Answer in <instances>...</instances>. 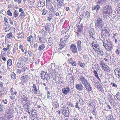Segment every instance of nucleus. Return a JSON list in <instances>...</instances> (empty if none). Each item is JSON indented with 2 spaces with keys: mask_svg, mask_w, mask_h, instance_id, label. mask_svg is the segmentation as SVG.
Instances as JSON below:
<instances>
[{
  "mask_svg": "<svg viewBox=\"0 0 120 120\" xmlns=\"http://www.w3.org/2000/svg\"><path fill=\"white\" fill-rule=\"evenodd\" d=\"M112 8L110 4L104 5L102 9V15L104 18H106L112 12Z\"/></svg>",
  "mask_w": 120,
  "mask_h": 120,
  "instance_id": "obj_1",
  "label": "nucleus"
},
{
  "mask_svg": "<svg viewBox=\"0 0 120 120\" xmlns=\"http://www.w3.org/2000/svg\"><path fill=\"white\" fill-rule=\"evenodd\" d=\"M103 46L105 48L106 50L110 51L112 50L113 48V44L109 38L106 40L105 38L103 39L102 41Z\"/></svg>",
  "mask_w": 120,
  "mask_h": 120,
  "instance_id": "obj_2",
  "label": "nucleus"
},
{
  "mask_svg": "<svg viewBox=\"0 0 120 120\" xmlns=\"http://www.w3.org/2000/svg\"><path fill=\"white\" fill-rule=\"evenodd\" d=\"M41 78L43 79V81L44 82L45 80L46 79L47 81L48 80L50 79V76L48 75L46 72L42 71L41 73Z\"/></svg>",
  "mask_w": 120,
  "mask_h": 120,
  "instance_id": "obj_3",
  "label": "nucleus"
},
{
  "mask_svg": "<svg viewBox=\"0 0 120 120\" xmlns=\"http://www.w3.org/2000/svg\"><path fill=\"white\" fill-rule=\"evenodd\" d=\"M95 25L96 28L98 29L103 27V23L101 19L99 18L97 19Z\"/></svg>",
  "mask_w": 120,
  "mask_h": 120,
  "instance_id": "obj_4",
  "label": "nucleus"
},
{
  "mask_svg": "<svg viewBox=\"0 0 120 120\" xmlns=\"http://www.w3.org/2000/svg\"><path fill=\"white\" fill-rule=\"evenodd\" d=\"M61 110L63 114L65 117H68L69 114L68 108L66 107H64L62 108Z\"/></svg>",
  "mask_w": 120,
  "mask_h": 120,
  "instance_id": "obj_5",
  "label": "nucleus"
},
{
  "mask_svg": "<svg viewBox=\"0 0 120 120\" xmlns=\"http://www.w3.org/2000/svg\"><path fill=\"white\" fill-rule=\"evenodd\" d=\"M66 41L65 40H64L63 38H60V43L59 45V48L60 49L59 50L62 49L65 46L66 44Z\"/></svg>",
  "mask_w": 120,
  "mask_h": 120,
  "instance_id": "obj_6",
  "label": "nucleus"
},
{
  "mask_svg": "<svg viewBox=\"0 0 120 120\" xmlns=\"http://www.w3.org/2000/svg\"><path fill=\"white\" fill-rule=\"evenodd\" d=\"M80 79L82 83L84 86L89 83L86 77L81 76L80 77Z\"/></svg>",
  "mask_w": 120,
  "mask_h": 120,
  "instance_id": "obj_7",
  "label": "nucleus"
},
{
  "mask_svg": "<svg viewBox=\"0 0 120 120\" xmlns=\"http://www.w3.org/2000/svg\"><path fill=\"white\" fill-rule=\"evenodd\" d=\"M70 48L71 50L73 53H75L77 52V47L75 44H71Z\"/></svg>",
  "mask_w": 120,
  "mask_h": 120,
  "instance_id": "obj_8",
  "label": "nucleus"
},
{
  "mask_svg": "<svg viewBox=\"0 0 120 120\" xmlns=\"http://www.w3.org/2000/svg\"><path fill=\"white\" fill-rule=\"evenodd\" d=\"M96 52L100 56H102L104 55V52L101 49L100 47L95 50Z\"/></svg>",
  "mask_w": 120,
  "mask_h": 120,
  "instance_id": "obj_9",
  "label": "nucleus"
},
{
  "mask_svg": "<svg viewBox=\"0 0 120 120\" xmlns=\"http://www.w3.org/2000/svg\"><path fill=\"white\" fill-rule=\"evenodd\" d=\"M46 8L51 12H53L54 11L53 7L52 5L50 3H49L46 5Z\"/></svg>",
  "mask_w": 120,
  "mask_h": 120,
  "instance_id": "obj_10",
  "label": "nucleus"
},
{
  "mask_svg": "<svg viewBox=\"0 0 120 120\" xmlns=\"http://www.w3.org/2000/svg\"><path fill=\"white\" fill-rule=\"evenodd\" d=\"M85 87L87 91L88 92H90L92 90V88L90 83H89L88 84L84 86Z\"/></svg>",
  "mask_w": 120,
  "mask_h": 120,
  "instance_id": "obj_11",
  "label": "nucleus"
},
{
  "mask_svg": "<svg viewBox=\"0 0 120 120\" xmlns=\"http://www.w3.org/2000/svg\"><path fill=\"white\" fill-rule=\"evenodd\" d=\"M76 88L78 90L82 91L83 90V87L82 84L80 83L79 84H77L76 85Z\"/></svg>",
  "mask_w": 120,
  "mask_h": 120,
  "instance_id": "obj_12",
  "label": "nucleus"
},
{
  "mask_svg": "<svg viewBox=\"0 0 120 120\" xmlns=\"http://www.w3.org/2000/svg\"><path fill=\"white\" fill-rule=\"evenodd\" d=\"M107 0H97V4L98 5L102 6L106 3Z\"/></svg>",
  "mask_w": 120,
  "mask_h": 120,
  "instance_id": "obj_13",
  "label": "nucleus"
},
{
  "mask_svg": "<svg viewBox=\"0 0 120 120\" xmlns=\"http://www.w3.org/2000/svg\"><path fill=\"white\" fill-rule=\"evenodd\" d=\"M100 8V7L99 5L97 4L92 7V10L94 11L97 12L99 10Z\"/></svg>",
  "mask_w": 120,
  "mask_h": 120,
  "instance_id": "obj_14",
  "label": "nucleus"
},
{
  "mask_svg": "<svg viewBox=\"0 0 120 120\" xmlns=\"http://www.w3.org/2000/svg\"><path fill=\"white\" fill-rule=\"evenodd\" d=\"M24 37L23 34L22 33H21L19 34H17V36H16L15 39L17 40L20 41V39Z\"/></svg>",
  "mask_w": 120,
  "mask_h": 120,
  "instance_id": "obj_15",
  "label": "nucleus"
},
{
  "mask_svg": "<svg viewBox=\"0 0 120 120\" xmlns=\"http://www.w3.org/2000/svg\"><path fill=\"white\" fill-rule=\"evenodd\" d=\"M62 93L66 95L69 92L70 89L69 87H67L66 89L64 88L62 89Z\"/></svg>",
  "mask_w": 120,
  "mask_h": 120,
  "instance_id": "obj_16",
  "label": "nucleus"
},
{
  "mask_svg": "<svg viewBox=\"0 0 120 120\" xmlns=\"http://www.w3.org/2000/svg\"><path fill=\"white\" fill-rule=\"evenodd\" d=\"M77 43L78 50L79 51H80L82 49L81 46V41L80 40H78Z\"/></svg>",
  "mask_w": 120,
  "mask_h": 120,
  "instance_id": "obj_17",
  "label": "nucleus"
},
{
  "mask_svg": "<svg viewBox=\"0 0 120 120\" xmlns=\"http://www.w3.org/2000/svg\"><path fill=\"white\" fill-rule=\"evenodd\" d=\"M92 45L94 50L99 47L98 46V45L95 42H93L92 43Z\"/></svg>",
  "mask_w": 120,
  "mask_h": 120,
  "instance_id": "obj_18",
  "label": "nucleus"
},
{
  "mask_svg": "<svg viewBox=\"0 0 120 120\" xmlns=\"http://www.w3.org/2000/svg\"><path fill=\"white\" fill-rule=\"evenodd\" d=\"M114 72H115V75H116V73H118L117 75L118 76L117 77L119 79H120V70L118 68H116L114 70Z\"/></svg>",
  "mask_w": 120,
  "mask_h": 120,
  "instance_id": "obj_19",
  "label": "nucleus"
},
{
  "mask_svg": "<svg viewBox=\"0 0 120 120\" xmlns=\"http://www.w3.org/2000/svg\"><path fill=\"white\" fill-rule=\"evenodd\" d=\"M50 24L47 23L45 25H44V27L45 30L47 31H49L50 30V27L49 26Z\"/></svg>",
  "mask_w": 120,
  "mask_h": 120,
  "instance_id": "obj_20",
  "label": "nucleus"
},
{
  "mask_svg": "<svg viewBox=\"0 0 120 120\" xmlns=\"http://www.w3.org/2000/svg\"><path fill=\"white\" fill-rule=\"evenodd\" d=\"M32 91L35 94L37 93L38 91L37 88L36 87V85L35 84H33L32 86Z\"/></svg>",
  "mask_w": 120,
  "mask_h": 120,
  "instance_id": "obj_21",
  "label": "nucleus"
},
{
  "mask_svg": "<svg viewBox=\"0 0 120 120\" xmlns=\"http://www.w3.org/2000/svg\"><path fill=\"white\" fill-rule=\"evenodd\" d=\"M44 1L43 0H40L38 4V7L43 6L45 4H44Z\"/></svg>",
  "mask_w": 120,
  "mask_h": 120,
  "instance_id": "obj_22",
  "label": "nucleus"
},
{
  "mask_svg": "<svg viewBox=\"0 0 120 120\" xmlns=\"http://www.w3.org/2000/svg\"><path fill=\"white\" fill-rule=\"evenodd\" d=\"M22 54H20L18 57L19 58V60L20 61L22 62V61H24V59H25V57L23 56H22Z\"/></svg>",
  "mask_w": 120,
  "mask_h": 120,
  "instance_id": "obj_23",
  "label": "nucleus"
},
{
  "mask_svg": "<svg viewBox=\"0 0 120 120\" xmlns=\"http://www.w3.org/2000/svg\"><path fill=\"white\" fill-rule=\"evenodd\" d=\"M92 32L90 31L89 34H90L91 37L92 38H94L95 36V34L94 30L93 29L91 30Z\"/></svg>",
  "mask_w": 120,
  "mask_h": 120,
  "instance_id": "obj_24",
  "label": "nucleus"
},
{
  "mask_svg": "<svg viewBox=\"0 0 120 120\" xmlns=\"http://www.w3.org/2000/svg\"><path fill=\"white\" fill-rule=\"evenodd\" d=\"M93 72L94 73V75L95 76V77H96V78L100 81L101 80L99 78L98 75V74L97 72L95 70H94L93 71Z\"/></svg>",
  "mask_w": 120,
  "mask_h": 120,
  "instance_id": "obj_25",
  "label": "nucleus"
},
{
  "mask_svg": "<svg viewBox=\"0 0 120 120\" xmlns=\"http://www.w3.org/2000/svg\"><path fill=\"white\" fill-rule=\"evenodd\" d=\"M78 64L82 68H84L86 66L85 64L84 63H82L80 61H79Z\"/></svg>",
  "mask_w": 120,
  "mask_h": 120,
  "instance_id": "obj_26",
  "label": "nucleus"
},
{
  "mask_svg": "<svg viewBox=\"0 0 120 120\" xmlns=\"http://www.w3.org/2000/svg\"><path fill=\"white\" fill-rule=\"evenodd\" d=\"M103 69L105 71L108 72L110 71V68L106 65L103 68Z\"/></svg>",
  "mask_w": 120,
  "mask_h": 120,
  "instance_id": "obj_27",
  "label": "nucleus"
},
{
  "mask_svg": "<svg viewBox=\"0 0 120 120\" xmlns=\"http://www.w3.org/2000/svg\"><path fill=\"white\" fill-rule=\"evenodd\" d=\"M12 64V61L11 60L9 59L7 61V67L9 66H11Z\"/></svg>",
  "mask_w": 120,
  "mask_h": 120,
  "instance_id": "obj_28",
  "label": "nucleus"
},
{
  "mask_svg": "<svg viewBox=\"0 0 120 120\" xmlns=\"http://www.w3.org/2000/svg\"><path fill=\"white\" fill-rule=\"evenodd\" d=\"M82 30L83 28L82 26H81L80 28H79L77 32V34L79 35L81 33V32L82 31Z\"/></svg>",
  "mask_w": 120,
  "mask_h": 120,
  "instance_id": "obj_29",
  "label": "nucleus"
},
{
  "mask_svg": "<svg viewBox=\"0 0 120 120\" xmlns=\"http://www.w3.org/2000/svg\"><path fill=\"white\" fill-rule=\"evenodd\" d=\"M19 14L18 11L16 10L15 11L14 13L13 14V17L15 18H16L18 16Z\"/></svg>",
  "mask_w": 120,
  "mask_h": 120,
  "instance_id": "obj_30",
  "label": "nucleus"
},
{
  "mask_svg": "<svg viewBox=\"0 0 120 120\" xmlns=\"http://www.w3.org/2000/svg\"><path fill=\"white\" fill-rule=\"evenodd\" d=\"M11 76L12 78L15 79L16 78V75L15 74L14 72H12L11 73Z\"/></svg>",
  "mask_w": 120,
  "mask_h": 120,
  "instance_id": "obj_31",
  "label": "nucleus"
},
{
  "mask_svg": "<svg viewBox=\"0 0 120 120\" xmlns=\"http://www.w3.org/2000/svg\"><path fill=\"white\" fill-rule=\"evenodd\" d=\"M45 48V46L44 44H42L40 45L38 48V49L39 50H43Z\"/></svg>",
  "mask_w": 120,
  "mask_h": 120,
  "instance_id": "obj_32",
  "label": "nucleus"
},
{
  "mask_svg": "<svg viewBox=\"0 0 120 120\" xmlns=\"http://www.w3.org/2000/svg\"><path fill=\"white\" fill-rule=\"evenodd\" d=\"M7 38L9 39H11L13 38V35L11 33H10L7 35Z\"/></svg>",
  "mask_w": 120,
  "mask_h": 120,
  "instance_id": "obj_33",
  "label": "nucleus"
},
{
  "mask_svg": "<svg viewBox=\"0 0 120 120\" xmlns=\"http://www.w3.org/2000/svg\"><path fill=\"white\" fill-rule=\"evenodd\" d=\"M25 16V15L24 12L21 13L19 15V17H20L21 19H23Z\"/></svg>",
  "mask_w": 120,
  "mask_h": 120,
  "instance_id": "obj_34",
  "label": "nucleus"
},
{
  "mask_svg": "<svg viewBox=\"0 0 120 120\" xmlns=\"http://www.w3.org/2000/svg\"><path fill=\"white\" fill-rule=\"evenodd\" d=\"M17 66L18 68L22 67V63H21L20 61L18 62L17 64Z\"/></svg>",
  "mask_w": 120,
  "mask_h": 120,
  "instance_id": "obj_35",
  "label": "nucleus"
},
{
  "mask_svg": "<svg viewBox=\"0 0 120 120\" xmlns=\"http://www.w3.org/2000/svg\"><path fill=\"white\" fill-rule=\"evenodd\" d=\"M5 88H3V89L1 90V91L0 92V94H5L7 91L5 90Z\"/></svg>",
  "mask_w": 120,
  "mask_h": 120,
  "instance_id": "obj_36",
  "label": "nucleus"
},
{
  "mask_svg": "<svg viewBox=\"0 0 120 120\" xmlns=\"http://www.w3.org/2000/svg\"><path fill=\"white\" fill-rule=\"evenodd\" d=\"M14 90H12V88L10 90V92L11 93V95H16L17 94V92L16 91L14 92Z\"/></svg>",
  "mask_w": 120,
  "mask_h": 120,
  "instance_id": "obj_37",
  "label": "nucleus"
},
{
  "mask_svg": "<svg viewBox=\"0 0 120 120\" xmlns=\"http://www.w3.org/2000/svg\"><path fill=\"white\" fill-rule=\"evenodd\" d=\"M21 79L22 83H23L25 82L26 81L24 76L21 77Z\"/></svg>",
  "mask_w": 120,
  "mask_h": 120,
  "instance_id": "obj_38",
  "label": "nucleus"
},
{
  "mask_svg": "<svg viewBox=\"0 0 120 120\" xmlns=\"http://www.w3.org/2000/svg\"><path fill=\"white\" fill-rule=\"evenodd\" d=\"M115 97L118 100L120 101V93H117L115 96Z\"/></svg>",
  "mask_w": 120,
  "mask_h": 120,
  "instance_id": "obj_39",
  "label": "nucleus"
},
{
  "mask_svg": "<svg viewBox=\"0 0 120 120\" xmlns=\"http://www.w3.org/2000/svg\"><path fill=\"white\" fill-rule=\"evenodd\" d=\"M47 12L48 11L45 9H43L41 11L42 14L43 15H45Z\"/></svg>",
  "mask_w": 120,
  "mask_h": 120,
  "instance_id": "obj_40",
  "label": "nucleus"
},
{
  "mask_svg": "<svg viewBox=\"0 0 120 120\" xmlns=\"http://www.w3.org/2000/svg\"><path fill=\"white\" fill-rule=\"evenodd\" d=\"M85 17L86 18H89L90 17V13L88 11H86V12Z\"/></svg>",
  "mask_w": 120,
  "mask_h": 120,
  "instance_id": "obj_41",
  "label": "nucleus"
},
{
  "mask_svg": "<svg viewBox=\"0 0 120 120\" xmlns=\"http://www.w3.org/2000/svg\"><path fill=\"white\" fill-rule=\"evenodd\" d=\"M70 64H72V65L73 66H76L77 65L76 61L74 60H72L71 62H70Z\"/></svg>",
  "mask_w": 120,
  "mask_h": 120,
  "instance_id": "obj_42",
  "label": "nucleus"
},
{
  "mask_svg": "<svg viewBox=\"0 0 120 120\" xmlns=\"http://www.w3.org/2000/svg\"><path fill=\"white\" fill-rule=\"evenodd\" d=\"M26 43L27 44L28 46L30 43V36L28 37L27 39V41H26Z\"/></svg>",
  "mask_w": 120,
  "mask_h": 120,
  "instance_id": "obj_43",
  "label": "nucleus"
},
{
  "mask_svg": "<svg viewBox=\"0 0 120 120\" xmlns=\"http://www.w3.org/2000/svg\"><path fill=\"white\" fill-rule=\"evenodd\" d=\"M108 118L109 120H114V119L113 117L112 116V115H109L108 116Z\"/></svg>",
  "mask_w": 120,
  "mask_h": 120,
  "instance_id": "obj_44",
  "label": "nucleus"
},
{
  "mask_svg": "<svg viewBox=\"0 0 120 120\" xmlns=\"http://www.w3.org/2000/svg\"><path fill=\"white\" fill-rule=\"evenodd\" d=\"M94 83L96 87L97 88H98L101 85L100 83L98 82H95Z\"/></svg>",
  "mask_w": 120,
  "mask_h": 120,
  "instance_id": "obj_45",
  "label": "nucleus"
},
{
  "mask_svg": "<svg viewBox=\"0 0 120 120\" xmlns=\"http://www.w3.org/2000/svg\"><path fill=\"white\" fill-rule=\"evenodd\" d=\"M18 48L15 46L13 49V53H15L18 49Z\"/></svg>",
  "mask_w": 120,
  "mask_h": 120,
  "instance_id": "obj_46",
  "label": "nucleus"
},
{
  "mask_svg": "<svg viewBox=\"0 0 120 120\" xmlns=\"http://www.w3.org/2000/svg\"><path fill=\"white\" fill-rule=\"evenodd\" d=\"M26 100V98L24 96H23L22 97V99L21 100V101L23 102V101H25Z\"/></svg>",
  "mask_w": 120,
  "mask_h": 120,
  "instance_id": "obj_47",
  "label": "nucleus"
},
{
  "mask_svg": "<svg viewBox=\"0 0 120 120\" xmlns=\"http://www.w3.org/2000/svg\"><path fill=\"white\" fill-rule=\"evenodd\" d=\"M27 69V67H24L22 68L21 69L22 72L25 71Z\"/></svg>",
  "mask_w": 120,
  "mask_h": 120,
  "instance_id": "obj_48",
  "label": "nucleus"
},
{
  "mask_svg": "<svg viewBox=\"0 0 120 120\" xmlns=\"http://www.w3.org/2000/svg\"><path fill=\"white\" fill-rule=\"evenodd\" d=\"M7 13L8 15L10 16H11L12 15V13L10 10H8V11L7 12Z\"/></svg>",
  "mask_w": 120,
  "mask_h": 120,
  "instance_id": "obj_49",
  "label": "nucleus"
},
{
  "mask_svg": "<svg viewBox=\"0 0 120 120\" xmlns=\"http://www.w3.org/2000/svg\"><path fill=\"white\" fill-rule=\"evenodd\" d=\"M24 76L26 81L29 80L30 78L28 75H26Z\"/></svg>",
  "mask_w": 120,
  "mask_h": 120,
  "instance_id": "obj_50",
  "label": "nucleus"
},
{
  "mask_svg": "<svg viewBox=\"0 0 120 120\" xmlns=\"http://www.w3.org/2000/svg\"><path fill=\"white\" fill-rule=\"evenodd\" d=\"M100 65L102 66L103 68L106 65L105 64V63L103 62H101L100 63Z\"/></svg>",
  "mask_w": 120,
  "mask_h": 120,
  "instance_id": "obj_51",
  "label": "nucleus"
},
{
  "mask_svg": "<svg viewBox=\"0 0 120 120\" xmlns=\"http://www.w3.org/2000/svg\"><path fill=\"white\" fill-rule=\"evenodd\" d=\"M75 107L76 108L78 109H80V108L78 106V102H76V105H75Z\"/></svg>",
  "mask_w": 120,
  "mask_h": 120,
  "instance_id": "obj_52",
  "label": "nucleus"
},
{
  "mask_svg": "<svg viewBox=\"0 0 120 120\" xmlns=\"http://www.w3.org/2000/svg\"><path fill=\"white\" fill-rule=\"evenodd\" d=\"M115 52L117 55H119L120 54V51L118 49H116Z\"/></svg>",
  "mask_w": 120,
  "mask_h": 120,
  "instance_id": "obj_53",
  "label": "nucleus"
},
{
  "mask_svg": "<svg viewBox=\"0 0 120 120\" xmlns=\"http://www.w3.org/2000/svg\"><path fill=\"white\" fill-rule=\"evenodd\" d=\"M67 104L68 105L70 106H71L72 107H73V105L72 103L71 102H68L67 103Z\"/></svg>",
  "mask_w": 120,
  "mask_h": 120,
  "instance_id": "obj_54",
  "label": "nucleus"
},
{
  "mask_svg": "<svg viewBox=\"0 0 120 120\" xmlns=\"http://www.w3.org/2000/svg\"><path fill=\"white\" fill-rule=\"evenodd\" d=\"M4 20L5 22V23H6L7 24L8 23V20L6 17H5L4 18Z\"/></svg>",
  "mask_w": 120,
  "mask_h": 120,
  "instance_id": "obj_55",
  "label": "nucleus"
},
{
  "mask_svg": "<svg viewBox=\"0 0 120 120\" xmlns=\"http://www.w3.org/2000/svg\"><path fill=\"white\" fill-rule=\"evenodd\" d=\"M111 84L112 85V86L115 87H117V85L115 83H111Z\"/></svg>",
  "mask_w": 120,
  "mask_h": 120,
  "instance_id": "obj_56",
  "label": "nucleus"
},
{
  "mask_svg": "<svg viewBox=\"0 0 120 120\" xmlns=\"http://www.w3.org/2000/svg\"><path fill=\"white\" fill-rule=\"evenodd\" d=\"M35 116H31L30 115L31 119L32 120H34L35 118Z\"/></svg>",
  "mask_w": 120,
  "mask_h": 120,
  "instance_id": "obj_57",
  "label": "nucleus"
},
{
  "mask_svg": "<svg viewBox=\"0 0 120 120\" xmlns=\"http://www.w3.org/2000/svg\"><path fill=\"white\" fill-rule=\"evenodd\" d=\"M98 89H100V90L102 92L103 91V89L102 88V86H101V85L99 86V87L98 88Z\"/></svg>",
  "mask_w": 120,
  "mask_h": 120,
  "instance_id": "obj_58",
  "label": "nucleus"
},
{
  "mask_svg": "<svg viewBox=\"0 0 120 120\" xmlns=\"http://www.w3.org/2000/svg\"><path fill=\"white\" fill-rule=\"evenodd\" d=\"M19 12H21V13H23L24 12V10L22 9V8H20L19 10Z\"/></svg>",
  "mask_w": 120,
  "mask_h": 120,
  "instance_id": "obj_59",
  "label": "nucleus"
},
{
  "mask_svg": "<svg viewBox=\"0 0 120 120\" xmlns=\"http://www.w3.org/2000/svg\"><path fill=\"white\" fill-rule=\"evenodd\" d=\"M17 72V73H20L22 72L21 69H17L16 71Z\"/></svg>",
  "mask_w": 120,
  "mask_h": 120,
  "instance_id": "obj_60",
  "label": "nucleus"
},
{
  "mask_svg": "<svg viewBox=\"0 0 120 120\" xmlns=\"http://www.w3.org/2000/svg\"><path fill=\"white\" fill-rule=\"evenodd\" d=\"M61 81V82L63 81V79L61 77H60L59 78L58 80V81Z\"/></svg>",
  "mask_w": 120,
  "mask_h": 120,
  "instance_id": "obj_61",
  "label": "nucleus"
},
{
  "mask_svg": "<svg viewBox=\"0 0 120 120\" xmlns=\"http://www.w3.org/2000/svg\"><path fill=\"white\" fill-rule=\"evenodd\" d=\"M3 108V105H0V111H2Z\"/></svg>",
  "mask_w": 120,
  "mask_h": 120,
  "instance_id": "obj_62",
  "label": "nucleus"
},
{
  "mask_svg": "<svg viewBox=\"0 0 120 120\" xmlns=\"http://www.w3.org/2000/svg\"><path fill=\"white\" fill-rule=\"evenodd\" d=\"M14 1L16 2H18L19 4L21 3L22 2L21 0H14Z\"/></svg>",
  "mask_w": 120,
  "mask_h": 120,
  "instance_id": "obj_63",
  "label": "nucleus"
},
{
  "mask_svg": "<svg viewBox=\"0 0 120 120\" xmlns=\"http://www.w3.org/2000/svg\"><path fill=\"white\" fill-rule=\"evenodd\" d=\"M7 100L6 99H5L4 100H3L2 101V102H4V103L5 104H7Z\"/></svg>",
  "mask_w": 120,
  "mask_h": 120,
  "instance_id": "obj_64",
  "label": "nucleus"
}]
</instances>
